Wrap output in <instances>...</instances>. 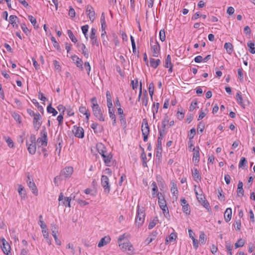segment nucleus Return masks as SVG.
<instances>
[{
    "label": "nucleus",
    "instance_id": "5",
    "mask_svg": "<svg viewBox=\"0 0 255 255\" xmlns=\"http://www.w3.org/2000/svg\"><path fill=\"white\" fill-rule=\"evenodd\" d=\"M42 117L40 114L37 112L36 115L33 117V125L34 128L37 131L42 124Z\"/></svg>",
    "mask_w": 255,
    "mask_h": 255
},
{
    "label": "nucleus",
    "instance_id": "45",
    "mask_svg": "<svg viewBox=\"0 0 255 255\" xmlns=\"http://www.w3.org/2000/svg\"><path fill=\"white\" fill-rule=\"evenodd\" d=\"M196 134V129L195 128H192L190 129L189 133L188 134V136L189 138V140L193 139L194 137V135Z\"/></svg>",
    "mask_w": 255,
    "mask_h": 255
},
{
    "label": "nucleus",
    "instance_id": "47",
    "mask_svg": "<svg viewBox=\"0 0 255 255\" xmlns=\"http://www.w3.org/2000/svg\"><path fill=\"white\" fill-rule=\"evenodd\" d=\"M81 29L82 30V32L84 34L86 38L87 39H88L87 32L88 31V29H89L88 25H85L82 26Z\"/></svg>",
    "mask_w": 255,
    "mask_h": 255
},
{
    "label": "nucleus",
    "instance_id": "49",
    "mask_svg": "<svg viewBox=\"0 0 255 255\" xmlns=\"http://www.w3.org/2000/svg\"><path fill=\"white\" fill-rule=\"evenodd\" d=\"M159 104L158 103H157L156 104H154L153 107L152 108V111L153 114V118H155V114L157 113L158 112V110L159 108Z\"/></svg>",
    "mask_w": 255,
    "mask_h": 255
},
{
    "label": "nucleus",
    "instance_id": "19",
    "mask_svg": "<svg viewBox=\"0 0 255 255\" xmlns=\"http://www.w3.org/2000/svg\"><path fill=\"white\" fill-rule=\"evenodd\" d=\"M96 29L94 28H92L91 29L90 37L92 40V44L93 45H96L97 46H99V43H98V41H97V39L96 38Z\"/></svg>",
    "mask_w": 255,
    "mask_h": 255
},
{
    "label": "nucleus",
    "instance_id": "11",
    "mask_svg": "<svg viewBox=\"0 0 255 255\" xmlns=\"http://www.w3.org/2000/svg\"><path fill=\"white\" fill-rule=\"evenodd\" d=\"M26 182L28 187L31 190L32 192L35 195H37L38 190L37 187L33 180H31L29 175L27 176V180H26Z\"/></svg>",
    "mask_w": 255,
    "mask_h": 255
},
{
    "label": "nucleus",
    "instance_id": "51",
    "mask_svg": "<svg viewBox=\"0 0 255 255\" xmlns=\"http://www.w3.org/2000/svg\"><path fill=\"white\" fill-rule=\"evenodd\" d=\"M120 121L121 125L124 127H126L127 126V122L125 118V115L121 116L120 117Z\"/></svg>",
    "mask_w": 255,
    "mask_h": 255
},
{
    "label": "nucleus",
    "instance_id": "58",
    "mask_svg": "<svg viewBox=\"0 0 255 255\" xmlns=\"http://www.w3.org/2000/svg\"><path fill=\"white\" fill-rule=\"evenodd\" d=\"M52 231V235H56L57 233H58L57 228L56 225L55 224H51V229Z\"/></svg>",
    "mask_w": 255,
    "mask_h": 255
},
{
    "label": "nucleus",
    "instance_id": "3",
    "mask_svg": "<svg viewBox=\"0 0 255 255\" xmlns=\"http://www.w3.org/2000/svg\"><path fill=\"white\" fill-rule=\"evenodd\" d=\"M41 137H38L36 142L38 146H47V133L45 127H43L40 132Z\"/></svg>",
    "mask_w": 255,
    "mask_h": 255
},
{
    "label": "nucleus",
    "instance_id": "20",
    "mask_svg": "<svg viewBox=\"0 0 255 255\" xmlns=\"http://www.w3.org/2000/svg\"><path fill=\"white\" fill-rule=\"evenodd\" d=\"M91 127L95 133H101L104 130L103 127L100 126L97 123H93Z\"/></svg>",
    "mask_w": 255,
    "mask_h": 255
},
{
    "label": "nucleus",
    "instance_id": "32",
    "mask_svg": "<svg viewBox=\"0 0 255 255\" xmlns=\"http://www.w3.org/2000/svg\"><path fill=\"white\" fill-rule=\"evenodd\" d=\"M224 48L226 50L227 52L231 54L233 51V46L230 42H226L224 44Z\"/></svg>",
    "mask_w": 255,
    "mask_h": 255
},
{
    "label": "nucleus",
    "instance_id": "63",
    "mask_svg": "<svg viewBox=\"0 0 255 255\" xmlns=\"http://www.w3.org/2000/svg\"><path fill=\"white\" fill-rule=\"evenodd\" d=\"M148 97H147V96L146 94V95L144 96V97L143 98H142V105L145 107L147 106V104H148Z\"/></svg>",
    "mask_w": 255,
    "mask_h": 255
},
{
    "label": "nucleus",
    "instance_id": "37",
    "mask_svg": "<svg viewBox=\"0 0 255 255\" xmlns=\"http://www.w3.org/2000/svg\"><path fill=\"white\" fill-rule=\"evenodd\" d=\"M151 186H152V190L153 191L152 196L153 197H155V196H157V194L158 193V188H157L156 184L155 182H153L152 183Z\"/></svg>",
    "mask_w": 255,
    "mask_h": 255
},
{
    "label": "nucleus",
    "instance_id": "4",
    "mask_svg": "<svg viewBox=\"0 0 255 255\" xmlns=\"http://www.w3.org/2000/svg\"><path fill=\"white\" fill-rule=\"evenodd\" d=\"M141 131L143 136V141L146 142L147 140L149 132V127L148 125L147 121L146 119H144L142 120Z\"/></svg>",
    "mask_w": 255,
    "mask_h": 255
},
{
    "label": "nucleus",
    "instance_id": "55",
    "mask_svg": "<svg viewBox=\"0 0 255 255\" xmlns=\"http://www.w3.org/2000/svg\"><path fill=\"white\" fill-rule=\"evenodd\" d=\"M79 110V112L81 114H82L84 115L89 112L88 110L85 107H83V106L80 107Z\"/></svg>",
    "mask_w": 255,
    "mask_h": 255
},
{
    "label": "nucleus",
    "instance_id": "64",
    "mask_svg": "<svg viewBox=\"0 0 255 255\" xmlns=\"http://www.w3.org/2000/svg\"><path fill=\"white\" fill-rule=\"evenodd\" d=\"M57 120L58 121L59 126H61L63 122V116L62 114H60L57 118Z\"/></svg>",
    "mask_w": 255,
    "mask_h": 255
},
{
    "label": "nucleus",
    "instance_id": "7",
    "mask_svg": "<svg viewBox=\"0 0 255 255\" xmlns=\"http://www.w3.org/2000/svg\"><path fill=\"white\" fill-rule=\"evenodd\" d=\"M72 131L76 137L82 138L84 137V130L81 127L73 126Z\"/></svg>",
    "mask_w": 255,
    "mask_h": 255
},
{
    "label": "nucleus",
    "instance_id": "56",
    "mask_svg": "<svg viewBox=\"0 0 255 255\" xmlns=\"http://www.w3.org/2000/svg\"><path fill=\"white\" fill-rule=\"evenodd\" d=\"M177 238V235L175 233H172L169 236V241L170 242H173L176 240Z\"/></svg>",
    "mask_w": 255,
    "mask_h": 255
},
{
    "label": "nucleus",
    "instance_id": "31",
    "mask_svg": "<svg viewBox=\"0 0 255 255\" xmlns=\"http://www.w3.org/2000/svg\"><path fill=\"white\" fill-rule=\"evenodd\" d=\"M159 136L158 137L157 141L162 142V140L165 136L167 133L166 129L160 128L158 129Z\"/></svg>",
    "mask_w": 255,
    "mask_h": 255
},
{
    "label": "nucleus",
    "instance_id": "36",
    "mask_svg": "<svg viewBox=\"0 0 255 255\" xmlns=\"http://www.w3.org/2000/svg\"><path fill=\"white\" fill-rule=\"evenodd\" d=\"M47 111L48 113H51L52 114V115L53 116H55L57 114V112L56 110L52 107L51 105H49L47 107Z\"/></svg>",
    "mask_w": 255,
    "mask_h": 255
},
{
    "label": "nucleus",
    "instance_id": "46",
    "mask_svg": "<svg viewBox=\"0 0 255 255\" xmlns=\"http://www.w3.org/2000/svg\"><path fill=\"white\" fill-rule=\"evenodd\" d=\"M168 122V117L166 115L162 122L161 128L165 129L166 125Z\"/></svg>",
    "mask_w": 255,
    "mask_h": 255
},
{
    "label": "nucleus",
    "instance_id": "53",
    "mask_svg": "<svg viewBox=\"0 0 255 255\" xmlns=\"http://www.w3.org/2000/svg\"><path fill=\"white\" fill-rule=\"evenodd\" d=\"M182 210L186 215H189L190 213V209L189 207V205H186V206H182Z\"/></svg>",
    "mask_w": 255,
    "mask_h": 255
},
{
    "label": "nucleus",
    "instance_id": "6",
    "mask_svg": "<svg viewBox=\"0 0 255 255\" xmlns=\"http://www.w3.org/2000/svg\"><path fill=\"white\" fill-rule=\"evenodd\" d=\"M58 200L59 205H63L65 207H70V202L71 200L70 197H64L63 194L61 193L59 196Z\"/></svg>",
    "mask_w": 255,
    "mask_h": 255
},
{
    "label": "nucleus",
    "instance_id": "23",
    "mask_svg": "<svg viewBox=\"0 0 255 255\" xmlns=\"http://www.w3.org/2000/svg\"><path fill=\"white\" fill-rule=\"evenodd\" d=\"M111 241V238L109 236H105L104 237V238H102L98 245V247H99V248H101L106 245H107Z\"/></svg>",
    "mask_w": 255,
    "mask_h": 255
},
{
    "label": "nucleus",
    "instance_id": "60",
    "mask_svg": "<svg viewBox=\"0 0 255 255\" xmlns=\"http://www.w3.org/2000/svg\"><path fill=\"white\" fill-rule=\"evenodd\" d=\"M69 15L72 18L74 17L75 16V11L72 6H70Z\"/></svg>",
    "mask_w": 255,
    "mask_h": 255
},
{
    "label": "nucleus",
    "instance_id": "52",
    "mask_svg": "<svg viewBox=\"0 0 255 255\" xmlns=\"http://www.w3.org/2000/svg\"><path fill=\"white\" fill-rule=\"evenodd\" d=\"M247 163V161L245 157H242L239 162V167L242 168L243 166Z\"/></svg>",
    "mask_w": 255,
    "mask_h": 255
},
{
    "label": "nucleus",
    "instance_id": "8",
    "mask_svg": "<svg viewBox=\"0 0 255 255\" xmlns=\"http://www.w3.org/2000/svg\"><path fill=\"white\" fill-rule=\"evenodd\" d=\"M119 246L124 252H127L128 254H131L133 253V247L128 242L124 243L123 244H119Z\"/></svg>",
    "mask_w": 255,
    "mask_h": 255
},
{
    "label": "nucleus",
    "instance_id": "50",
    "mask_svg": "<svg viewBox=\"0 0 255 255\" xmlns=\"http://www.w3.org/2000/svg\"><path fill=\"white\" fill-rule=\"evenodd\" d=\"M12 117L19 124H20L21 123V117L19 114L14 113L12 114Z\"/></svg>",
    "mask_w": 255,
    "mask_h": 255
},
{
    "label": "nucleus",
    "instance_id": "21",
    "mask_svg": "<svg viewBox=\"0 0 255 255\" xmlns=\"http://www.w3.org/2000/svg\"><path fill=\"white\" fill-rule=\"evenodd\" d=\"M97 148L99 154L103 157V155H105L108 152L106 151V148L101 143H99L97 144Z\"/></svg>",
    "mask_w": 255,
    "mask_h": 255
},
{
    "label": "nucleus",
    "instance_id": "48",
    "mask_svg": "<svg viewBox=\"0 0 255 255\" xmlns=\"http://www.w3.org/2000/svg\"><path fill=\"white\" fill-rule=\"evenodd\" d=\"M165 32L164 29H161L159 31V38L161 41L165 40Z\"/></svg>",
    "mask_w": 255,
    "mask_h": 255
},
{
    "label": "nucleus",
    "instance_id": "43",
    "mask_svg": "<svg viewBox=\"0 0 255 255\" xmlns=\"http://www.w3.org/2000/svg\"><path fill=\"white\" fill-rule=\"evenodd\" d=\"M108 111H109V116L111 119H113L114 118H116V115L115 114V108L114 107H111L108 108Z\"/></svg>",
    "mask_w": 255,
    "mask_h": 255
},
{
    "label": "nucleus",
    "instance_id": "35",
    "mask_svg": "<svg viewBox=\"0 0 255 255\" xmlns=\"http://www.w3.org/2000/svg\"><path fill=\"white\" fill-rule=\"evenodd\" d=\"M28 18L29 20L31 22L32 24L33 25L34 28L35 29H37L38 28V25H36L37 21L36 18L32 15H29L28 16Z\"/></svg>",
    "mask_w": 255,
    "mask_h": 255
},
{
    "label": "nucleus",
    "instance_id": "61",
    "mask_svg": "<svg viewBox=\"0 0 255 255\" xmlns=\"http://www.w3.org/2000/svg\"><path fill=\"white\" fill-rule=\"evenodd\" d=\"M66 110L67 111L68 116H72L74 115V112L70 107H68L66 108Z\"/></svg>",
    "mask_w": 255,
    "mask_h": 255
},
{
    "label": "nucleus",
    "instance_id": "30",
    "mask_svg": "<svg viewBox=\"0 0 255 255\" xmlns=\"http://www.w3.org/2000/svg\"><path fill=\"white\" fill-rule=\"evenodd\" d=\"M192 176L196 182H198L201 179V177L200 173L197 168L194 169V171L192 172Z\"/></svg>",
    "mask_w": 255,
    "mask_h": 255
},
{
    "label": "nucleus",
    "instance_id": "41",
    "mask_svg": "<svg viewBox=\"0 0 255 255\" xmlns=\"http://www.w3.org/2000/svg\"><path fill=\"white\" fill-rule=\"evenodd\" d=\"M67 34L72 42L76 43L77 41V38L74 36L71 30H67Z\"/></svg>",
    "mask_w": 255,
    "mask_h": 255
},
{
    "label": "nucleus",
    "instance_id": "42",
    "mask_svg": "<svg viewBox=\"0 0 255 255\" xmlns=\"http://www.w3.org/2000/svg\"><path fill=\"white\" fill-rule=\"evenodd\" d=\"M206 235L203 232L200 233L199 242L202 244H205L206 242Z\"/></svg>",
    "mask_w": 255,
    "mask_h": 255
},
{
    "label": "nucleus",
    "instance_id": "40",
    "mask_svg": "<svg viewBox=\"0 0 255 255\" xmlns=\"http://www.w3.org/2000/svg\"><path fill=\"white\" fill-rule=\"evenodd\" d=\"M236 99L238 103L242 106H243V98L241 95V93L239 92L236 94Z\"/></svg>",
    "mask_w": 255,
    "mask_h": 255
},
{
    "label": "nucleus",
    "instance_id": "38",
    "mask_svg": "<svg viewBox=\"0 0 255 255\" xmlns=\"http://www.w3.org/2000/svg\"><path fill=\"white\" fill-rule=\"evenodd\" d=\"M158 221L157 217H155L152 221L149 222L148 225V229L150 230L155 227L157 222Z\"/></svg>",
    "mask_w": 255,
    "mask_h": 255
},
{
    "label": "nucleus",
    "instance_id": "28",
    "mask_svg": "<svg viewBox=\"0 0 255 255\" xmlns=\"http://www.w3.org/2000/svg\"><path fill=\"white\" fill-rule=\"evenodd\" d=\"M18 192L19 195H20L22 199H25L26 197V193L24 189V188L21 185H18Z\"/></svg>",
    "mask_w": 255,
    "mask_h": 255
},
{
    "label": "nucleus",
    "instance_id": "10",
    "mask_svg": "<svg viewBox=\"0 0 255 255\" xmlns=\"http://www.w3.org/2000/svg\"><path fill=\"white\" fill-rule=\"evenodd\" d=\"M192 150L194 152L192 160L196 164L200 160V148L199 146L193 147Z\"/></svg>",
    "mask_w": 255,
    "mask_h": 255
},
{
    "label": "nucleus",
    "instance_id": "12",
    "mask_svg": "<svg viewBox=\"0 0 255 255\" xmlns=\"http://www.w3.org/2000/svg\"><path fill=\"white\" fill-rule=\"evenodd\" d=\"M151 50L153 57H157L158 56L160 51V48L157 41L155 42L154 44L151 45Z\"/></svg>",
    "mask_w": 255,
    "mask_h": 255
},
{
    "label": "nucleus",
    "instance_id": "16",
    "mask_svg": "<svg viewBox=\"0 0 255 255\" xmlns=\"http://www.w3.org/2000/svg\"><path fill=\"white\" fill-rule=\"evenodd\" d=\"M102 158L106 166H110L111 165L113 155L110 152L107 153L105 155H103Z\"/></svg>",
    "mask_w": 255,
    "mask_h": 255
},
{
    "label": "nucleus",
    "instance_id": "24",
    "mask_svg": "<svg viewBox=\"0 0 255 255\" xmlns=\"http://www.w3.org/2000/svg\"><path fill=\"white\" fill-rule=\"evenodd\" d=\"M71 58L78 67L83 68V61L82 59H80L77 56L75 55L72 56Z\"/></svg>",
    "mask_w": 255,
    "mask_h": 255
},
{
    "label": "nucleus",
    "instance_id": "27",
    "mask_svg": "<svg viewBox=\"0 0 255 255\" xmlns=\"http://www.w3.org/2000/svg\"><path fill=\"white\" fill-rule=\"evenodd\" d=\"M26 145L28 146L27 149L30 154L33 155L36 152V143H30L28 144V142H26Z\"/></svg>",
    "mask_w": 255,
    "mask_h": 255
},
{
    "label": "nucleus",
    "instance_id": "39",
    "mask_svg": "<svg viewBox=\"0 0 255 255\" xmlns=\"http://www.w3.org/2000/svg\"><path fill=\"white\" fill-rule=\"evenodd\" d=\"M170 65H172L171 63V58L170 55H168L165 59L164 67L168 68Z\"/></svg>",
    "mask_w": 255,
    "mask_h": 255
},
{
    "label": "nucleus",
    "instance_id": "44",
    "mask_svg": "<svg viewBox=\"0 0 255 255\" xmlns=\"http://www.w3.org/2000/svg\"><path fill=\"white\" fill-rule=\"evenodd\" d=\"M245 245V241L243 239H239L235 244V248H238L240 247H242Z\"/></svg>",
    "mask_w": 255,
    "mask_h": 255
},
{
    "label": "nucleus",
    "instance_id": "13",
    "mask_svg": "<svg viewBox=\"0 0 255 255\" xmlns=\"http://www.w3.org/2000/svg\"><path fill=\"white\" fill-rule=\"evenodd\" d=\"M86 13L89 16L90 20L93 22L95 19V12L93 7L91 5H87Z\"/></svg>",
    "mask_w": 255,
    "mask_h": 255
},
{
    "label": "nucleus",
    "instance_id": "15",
    "mask_svg": "<svg viewBox=\"0 0 255 255\" xmlns=\"http://www.w3.org/2000/svg\"><path fill=\"white\" fill-rule=\"evenodd\" d=\"M73 172V168L71 166L66 167L61 171V175L65 177L71 176Z\"/></svg>",
    "mask_w": 255,
    "mask_h": 255
},
{
    "label": "nucleus",
    "instance_id": "54",
    "mask_svg": "<svg viewBox=\"0 0 255 255\" xmlns=\"http://www.w3.org/2000/svg\"><path fill=\"white\" fill-rule=\"evenodd\" d=\"M171 192L175 196L178 194V191L176 185H173V186L171 187Z\"/></svg>",
    "mask_w": 255,
    "mask_h": 255
},
{
    "label": "nucleus",
    "instance_id": "14",
    "mask_svg": "<svg viewBox=\"0 0 255 255\" xmlns=\"http://www.w3.org/2000/svg\"><path fill=\"white\" fill-rule=\"evenodd\" d=\"M0 242L2 243L1 248L3 253L8 255L10 250V247L9 244L4 238L1 239Z\"/></svg>",
    "mask_w": 255,
    "mask_h": 255
},
{
    "label": "nucleus",
    "instance_id": "59",
    "mask_svg": "<svg viewBox=\"0 0 255 255\" xmlns=\"http://www.w3.org/2000/svg\"><path fill=\"white\" fill-rule=\"evenodd\" d=\"M57 108L58 110L61 113V114L63 115L66 108L62 105H59L57 106Z\"/></svg>",
    "mask_w": 255,
    "mask_h": 255
},
{
    "label": "nucleus",
    "instance_id": "26",
    "mask_svg": "<svg viewBox=\"0 0 255 255\" xmlns=\"http://www.w3.org/2000/svg\"><path fill=\"white\" fill-rule=\"evenodd\" d=\"M150 66L153 68H156L161 63L160 59H155L152 58H150Z\"/></svg>",
    "mask_w": 255,
    "mask_h": 255
},
{
    "label": "nucleus",
    "instance_id": "22",
    "mask_svg": "<svg viewBox=\"0 0 255 255\" xmlns=\"http://www.w3.org/2000/svg\"><path fill=\"white\" fill-rule=\"evenodd\" d=\"M9 22L12 25L13 27L15 28H18V25L17 22L18 21V19L16 15H11L9 17Z\"/></svg>",
    "mask_w": 255,
    "mask_h": 255
},
{
    "label": "nucleus",
    "instance_id": "17",
    "mask_svg": "<svg viewBox=\"0 0 255 255\" xmlns=\"http://www.w3.org/2000/svg\"><path fill=\"white\" fill-rule=\"evenodd\" d=\"M158 199V204L161 209L166 208V203L164 199L163 196L161 193H158L157 194Z\"/></svg>",
    "mask_w": 255,
    "mask_h": 255
},
{
    "label": "nucleus",
    "instance_id": "34",
    "mask_svg": "<svg viewBox=\"0 0 255 255\" xmlns=\"http://www.w3.org/2000/svg\"><path fill=\"white\" fill-rule=\"evenodd\" d=\"M247 46L249 47V51L252 54H255V43L252 41H249L247 43Z\"/></svg>",
    "mask_w": 255,
    "mask_h": 255
},
{
    "label": "nucleus",
    "instance_id": "9",
    "mask_svg": "<svg viewBox=\"0 0 255 255\" xmlns=\"http://www.w3.org/2000/svg\"><path fill=\"white\" fill-rule=\"evenodd\" d=\"M101 184L105 191L108 193L110 191L109 178L106 175H102L101 177Z\"/></svg>",
    "mask_w": 255,
    "mask_h": 255
},
{
    "label": "nucleus",
    "instance_id": "25",
    "mask_svg": "<svg viewBox=\"0 0 255 255\" xmlns=\"http://www.w3.org/2000/svg\"><path fill=\"white\" fill-rule=\"evenodd\" d=\"M232 209L231 208H228L224 213V218L227 222H229L232 217Z\"/></svg>",
    "mask_w": 255,
    "mask_h": 255
},
{
    "label": "nucleus",
    "instance_id": "33",
    "mask_svg": "<svg viewBox=\"0 0 255 255\" xmlns=\"http://www.w3.org/2000/svg\"><path fill=\"white\" fill-rule=\"evenodd\" d=\"M243 183L242 181H239L238 184L237 194L239 196L244 195Z\"/></svg>",
    "mask_w": 255,
    "mask_h": 255
},
{
    "label": "nucleus",
    "instance_id": "29",
    "mask_svg": "<svg viewBox=\"0 0 255 255\" xmlns=\"http://www.w3.org/2000/svg\"><path fill=\"white\" fill-rule=\"evenodd\" d=\"M162 142L157 141V145L156 150V157L160 158L162 155Z\"/></svg>",
    "mask_w": 255,
    "mask_h": 255
},
{
    "label": "nucleus",
    "instance_id": "57",
    "mask_svg": "<svg viewBox=\"0 0 255 255\" xmlns=\"http://www.w3.org/2000/svg\"><path fill=\"white\" fill-rule=\"evenodd\" d=\"M51 40L53 43V46L57 49H59L60 48V45L59 43L56 41L55 38L53 36L51 37Z\"/></svg>",
    "mask_w": 255,
    "mask_h": 255
},
{
    "label": "nucleus",
    "instance_id": "1",
    "mask_svg": "<svg viewBox=\"0 0 255 255\" xmlns=\"http://www.w3.org/2000/svg\"><path fill=\"white\" fill-rule=\"evenodd\" d=\"M92 102V109L93 113L95 117L101 122L105 121V117L103 115V112L101 111L100 107L97 103V99L96 97H93L91 100Z\"/></svg>",
    "mask_w": 255,
    "mask_h": 255
},
{
    "label": "nucleus",
    "instance_id": "2",
    "mask_svg": "<svg viewBox=\"0 0 255 255\" xmlns=\"http://www.w3.org/2000/svg\"><path fill=\"white\" fill-rule=\"evenodd\" d=\"M145 220L144 210L143 208L137 206V214L135 217V225L138 228H140L144 223Z\"/></svg>",
    "mask_w": 255,
    "mask_h": 255
},
{
    "label": "nucleus",
    "instance_id": "62",
    "mask_svg": "<svg viewBox=\"0 0 255 255\" xmlns=\"http://www.w3.org/2000/svg\"><path fill=\"white\" fill-rule=\"evenodd\" d=\"M21 28L23 31L27 35V33L29 32V30L28 28L27 27L26 24L25 23H22L21 24Z\"/></svg>",
    "mask_w": 255,
    "mask_h": 255
},
{
    "label": "nucleus",
    "instance_id": "18",
    "mask_svg": "<svg viewBox=\"0 0 255 255\" xmlns=\"http://www.w3.org/2000/svg\"><path fill=\"white\" fill-rule=\"evenodd\" d=\"M198 201L206 209L209 210V204L208 202L205 200V198L202 194H200L199 196H197Z\"/></svg>",
    "mask_w": 255,
    "mask_h": 255
}]
</instances>
